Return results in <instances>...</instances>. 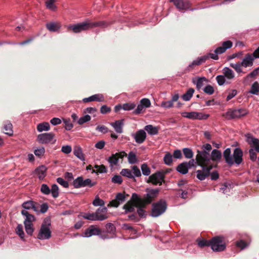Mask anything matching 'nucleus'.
Returning a JSON list of instances; mask_svg holds the SVG:
<instances>
[{
	"instance_id": "51",
	"label": "nucleus",
	"mask_w": 259,
	"mask_h": 259,
	"mask_svg": "<svg viewBox=\"0 0 259 259\" xmlns=\"http://www.w3.org/2000/svg\"><path fill=\"white\" fill-rule=\"evenodd\" d=\"M123 109L125 111H130L135 109L136 107V104L135 103H127L123 104Z\"/></svg>"
},
{
	"instance_id": "1",
	"label": "nucleus",
	"mask_w": 259,
	"mask_h": 259,
	"mask_svg": "<svg viewBox=\"0 0 259 259\" xmlns=\"http://www.w3.org/2000/svg\"><path fill=\"white\" fill-rule=\"evenodd\" d=\"M232 46V42L231 41L228 40L224 41L223 43V46L222 47H219L215 50L214 53H209L207 56L202 57L193 61L192 64L189 65V68H191L194 66L200 65L203 62H204L209 57H210L214 60H218L219 59L218 56V54H221L224 53L227 49L231 48Z\"/></svg>"
},
{
	"instance_id": "41",
	"label": "nucleus",
	"mask_w": 259,
	"mask_h": 259,
	"mask_svg": "<svg viewBox=\"0 0 259 259\" xmlns=\"http://www.w3.org/2000/svg\"><path fill=\"white\" fill-rule=\"evenodd\" d=\"M83 178L78 177L73 181V185L75 188L82 187Z\"/></svg>"
},
{
	"instance_id": "30",
	"label": "nucleus",
	"mask_w": 259,
	"mask_h": 259,
	"mask_svg": "<svg viewBox=\"0 0 259 259\" xmlns=\"http://www.w3.org/2000/svg\"><path fill=\"white\" fill-rule=\"evenodd\" d=\"M128 162L131 164H136L139 162L136 154L133 151L129 152L127 156Z\"/></svg>"
},
{
	"instance_id": "22",
	"label": "nucleus",
	"mask_w": 259,
	"mask_h": 259,
	"mask_svg": "<svg viewBox=\"0 0 259 259\" xmlns=\"http://www.w3.org/2000/svg\"><path fill=\"white\" fill-rule=\"evenodd\" d=\"M134 137L137 143L142 144L146 138V133L144 130H140L137 132Z\"/></svg>"
},
{
	"instance_id": "19",
	"label": "nucleus",
	"mask_w": 259,
	"mask_h": 259,
	"mask_svg": "<svg viewBox=\"0 0 259 259\" xmlns=\"http://www.w3.org/2000/svg\"><path fill=\"white\" fill-rule=\"evenodd\" d=\"M125 200V195L121 193H118L114 200L110 202V205L111 206L117 207L120 204L122 203Z\"/></svg>"
},
{
	"instance_id": "10",
	"label": "nucleus",
	"mask_w": 259,
	"mask_h": 259,
	"mask_svg": "<svg viewBox=\"0 0 259 259\" xmlns=\"http://www.w3.org/2000/svg\"><path fill=\"white\" fill-rule=\"evenodd\" d=\"M166 203L164 201H159V202L153 204L151 212V216L153 217H158L165 212L166 209Z\"/></svg>"
},
{
	"instance_id": "63",
	"label": "nucleus",
	"mask_w": 259,
	"mask_h": 259,
	"mask_svg": "<svg viewBox=\"0 0 259 259\" xmlns=\"http://www.w3.org/2000/svg\"><path fill=\"white\" fill-rule=\"evenodd\" d=\"M72 151V148L70 145L63 146L61 148V151L65 154H69Z\"/></svg>"
},
{
	"instance_id": "14",
	"label": "nucleus",
	"mask_w": 259,
	"mask_h": 259,
	"mask_svg": "<svg viewBox=\"0 0 259 259\" xmlns=\"http://www.w3.org/2000/svg\"><path fill=\"white\" fill-rule=\"evenodd\" d=\"M183 117L193 120H205L209 116V114L197 112H184L181 113Z\"/></svg>"
},
{
	"instance_id": "24",
	"label": "nucleus",
	"mask_w": 259,
	"mask_h": 259,
	"mask_svg": "<svg viewBox=\"0 0 259 259\" xmlns=\"http://www.w3.org/2000/svg\"><path fill=\"white\" fill-rule=\"evenodd\" d=\"M104 101V97L101 94H95L88 98H85L82 99V101L84 103L92 101L103 102Z\"/></svg>"
},
{
	"instance_id": "39",
	"label": "nucleus",
	"mask_w": 259,
	"mask_h": 259,
	"mask_svg": "<svg viewBox=\"0 0 259 259\" xmlns=\"http://www.w3.org/2000/svg\"><path fill=\"white\" fill-rule=\"evenodd\" d=\"M120 174L124 177H127L129 179H134V176L132 173V171L127 168H124L120 171Z\"/></svg>"
},
{
	"instance_id": "29",
	"label": "nucleus",
	"mask_w": 259,
	"mask_h": 259,
	"mask_svg": "<svg viewBox=\"0 0 259 259\" xmlns=\"http://www.w3.org/2000/svg\"><path fill=\"white\" fill-rule=\"evenodd\" d=\"M73 153L78 158L82 161L85 160L84 154L82 153L81 148L79 146H75L73 149Z\"/></svg>"
},
{
	"instance_id": "4",
	"label": "nucleus",
	"mask_w": 259,
	"mask_h": 259,
	"mask_svg": "<svg viewBox=\"0 0 259 259\" xmlns=\"http://www.w3.org/2000/svg\"><path fill=\"white\" fill-rule=\"evenodd\" d=\"M159 193V190L157 189H151L146 194L144 198H142L136 193H133L132 196V199H133L136 204L138 206H142L150 203L152 199L156 197Z\"/></svg>"
},
{
	"instance_id": "13",
	"label": "nucleus",
	"mask_w": 259,
	"mask_h": 259,
	"mask_svg": "<svg viewBox=\"0 0 259 259\" xmlns=\"http://www.w3.org/2000/svg\"><path fill=\"white\" fill-rule=\"evenodd\" d=\"M126 156V153L124 151L117 152L115 154H112L107 159V161L109 163L111 168H114L115 166L119 165V159H122L124 157Z\"/></svg>"
},
{
	"instance_id": "64",
	"label": "nucleus",
	"mask_w": 259,
	"mask_h": 259,
	"mask_svg": "<svg viewBox=\"0 0 259 259\" xmlns=\"http://www.w3.org/2000/svg\"><path fill=\"white\" fill-rule=\"evenodd\" d=\"M111 111V108L105 105L102 106L100 109L101 113L103 114L109 113Z\"/></svg>"
},
{
	"instance_id": "18",
	"label": "nucleus",
	"mask_w": 259,
	"mask_h": 259,
	"mask_svg": "<svg viewBox=\"0 0 259 259\" xmlns=\"http://www.w3.org/2000/svg\"><path fill=\"white\" fill-rule=\"evenodd\" d=\"M246 141L256 152L259 153V140L253 137L251 134L246 135Z\"/></svg>"
},
{
	"instance_id": "15",
	"label": "nucleus",
	"mask_w": 259,
	"mask_h": 259,
	"mask_svg": "<svg viewBox=\"0 0 259 259\" xmlns=\"http://www.w3.org/2000/svg\"><path fill=\"white\" fill-rule=\"evenodd\" d=\"M196 159L198 165L202 166L210 159V155L208 152L206 151H198Z\"/></svg>"
},
{
	"instance_id": "46",
	"label": "nucleus",
	"mask_w": 259,
	"mask_h": 259,
	"mask_svg": "<svg viewBox=\"0 0 259 259\" xmlns=\"http://www.w3.org/2000/svg\"><path fill=\"white\" fill-rule=\"evenodd\" d=\"M183 151L184 155L186 158L190 159L193 157V152L191 149L185 148L183 149Z\"/></svg>"
},
{
	"instance_id": "54",
	"label": "nucleus",
	"mask_w": 259,
	"mask_h": 259,
	"mask_svg": "<svg viewBox=\"0 0 259 259\" xmlns=\"http://www.w3.org/2000/svg\"><path fill=\"white\" fill-rule=\"evenodd\" d=\"M40 191L43 194L45 195H48L51 193V190L50 188L47 184H45L41 185Z\"/></svg>"
},
{
	"instance_id": "20",
	"label": "nucleus",
	"mask_w": 259,
	"mask_h": 259,
	"mask_svg": "<svg viewBox=\"0 0 259 259\" xmlns=\"http://www.w3.org/2000/svg\"><path fill=\"white\" fill-rule=\"evenodd\" d=\"M202 170H198L196 171L197 178L200 180H204L209 176L211 168L207 166H202Z\"/></svg>"
},
{
	"instance_id": "52",
	"label": "nucleus",
	"mask_w": 259,
	"mask_h": 259,
	"mask_svg": "<svg viewBox=\"0 0 259 259\" xmlns=\"http://www.w3.org/2000/svg\"><path fill=\"white\" fill-rule=\"evenodd\" d=\"M256 152V151L253 148H250L249 150V158L252 161H255L257 159Z\"/></svg>"
},
{
	"instance_id": "6",
	"label": "nucleus",
	"mask_w": 259,
	"mask_h": 259,
	"mask_svg": "<svg viewBox=\"0 0 259 259\" xmlns=\"http://www.w3.org/2000/svg\"><path fill=\"white\" fill-rule=\"evenodd\" d=\"M51 223L49 220H45L41 225L39 231L37 238L40 240H47L51 237L50 229Z\"/></svg>"
},
{
	"instance_id": "55",
	"label": "nucleus",
	"mask_w": 259,
	"mask_h": 259,
	"mask_svg": "<svg viewBox=\"0 0 259 259\" xmlns=\"http://www.w3.org/2000/svg\"><path fill=\"white\" fill-rule=\"evenodd\" d=\"M203 91L204 93L208 95H212L214 93V89L213 87L210 85H207L203 89Z\"/></svg>"
},
{
	"instance_id": "47",
	"label": "nucleus",
	"mask_w": 259,
	"mask_h": 259,
	"mask_svg": "<svg viewBox=\"0 0 259 259\" xmlns=\"http://www.w3.org/2000/svg\"><path fill=\"white\" fill-rule=\"evenodd\" d=\"M141 168L143 175L148 176L150 174L151 170L147 164H142Z\"/></svg>"
},
{
	"instance_id": "23",
	"label": "nucleus",
	"mask_w": 259,
	"mask_h": 259,
	"mask_svg": "<svg viewBox=\"0 0 259 259\" xmlns=\"http://www.w3.org/2000/svg\"><path fill=\"white\" fill-rule=\"evenodd\" d=\"M110 124L114 128L117 133L121 134L123 133V119L116 120L114 122L110 123Z\"/></svg>"
},
{
	"instance_id": "38",
	"label": "nucleus",
	"mask_w": 259,
	"mask_h": 259,
	"mask_svg": "<svg viewBox=\"0 0 259 259\" xmlns=\"http://www.w3.org/2000/svg\"><path fill=\"white\" fill-rule=\"evenodd\" d=\"M56 1L57 0H47L46 2L47 8L52 11H56L57 10V7L55 5V3Z\"/></svg>"
},
{
	"instance_id": "31",
	"label": "nucleus",
	"mask_w": 259,
	"mask_h": 259,
	"mask_svg": "<svg viewBox=\"0 0 259 259\" xmlns=\"http://www.w3.org/2000/svg\"><path fill=\"white\" fill-rule=\"evenodd\" d=\"M223 74L225 77L228 79H232L234 77V73L232 70L228 67H225L223 70Z\"/></svg>"
},
{
	"instance_id": "62",
	"label": "nucleus",
	"mask_w": 259,
	"mask_h": 259,
	"mask_svg": "<svg viewBox=\"0 0 259 259\" xmlns=\"http://www.w3.org/2000/svg\"><path fill=\"white\" fill-rule=\"evenodd\" d=\"M145 108H146L140 103L137 108L134 110V113L135 114H139L143 111Z\"/></svg>"
},
{
	"instance_id": "37",
	"label": "nucleus",
	"mask_w": 259,
	"mask_h": 259,
	"mask_svg": "<svg viewBox=\"0 0 259 259\" xmlns=\"http://www.w3.org/2000/svg\"><path fill=\"white\" fill-rule=\"evenodd\" d=\"M194 92V90L192 88L189 89L187 92L184 94L182 98L185 101H189L192 98Z\"/></svg>"
},
{
	"instance_id": "61",
	"label": "nucleus",
	"mask_w": 259,
	"mask_h": 259,
	"mask_svg": "<svg viewBox=\"0 0 259 259\" xmlns=\"http://www.w3.org/2000/svg\"><path fill=\"white\" fill-rule=\"evenodd\" d=\"M143 106H144L145 108L150 107L151 106V102L147 98L142 99L140 102Z\"/></svg>"
},
{
	"instance_id": "35",
	"label": "nucleus",
	"mask_w": 259,
	"mask_h": 259,
	"mask_svg": "<svg viewBox=\"0 0 259 259\" xmlns=\"http://www.w3.org/2000/svg\"><path fill=\"white\" fill-rule=\"evenodd\" d=\"M249 93L251 94L259 96V84L257 82H254L252 84Z\"/></svg>"
},
{
	"instance_id": "57",
	"label": "nucleus",
	"mask_w": 259,
	"mask_h": 259,
	"mask_svg": "<svg viewBox=\"0 0 259 259\" xmlns=\"http://www.w3.org/2000/svg\"><path fill=\"white\" fill-rule=\"evenodd\" d=\"M132 173L133 175L134 176V178L136 177H139L141 176V171L139 169V168L137 166L134 165L132 166Z\"/></svg>"
},
{
	"instance_id": "21",
	"label": "nucleus",
	"mask_w": 259,
	"mask_h": 259,
	"mask_svg": "<svg viewBox=\"0 0 259 259\" xmlns=\"http://www.w3.org/2000/svg\"><path fill=\"white\" fill-rule=\"evenodd\" d=\"M254 59L255 58L253 57V55L250 53H248L242 59L241 64L245 68L251 67L253 65Z\"/></svg>"
},
{
	"instance_id": "8",
	"label": "nucleus",
	"mask_w": 259,
	"mask_h": 259,
	"mask_svg": "<svg viewBox=\"0 0 259 259\" xmlns=\"http://www.w3.org/2000/svg\"><path fill=\"white\" fill-rule=\"evenodd\" d=\"M209 245L214 251L219 252L224 250L226 247V244L222 237H213L209 241Z\"/></svg>"
},
{
	"instance_id": "7",
	"label": "nucleus",
	"mask_w": 259,
	"mask_h": 259,
	"mask_svg": "<svg viewBox=\"0 0 259 259\" xmlns=\"http://www.w3.org/2000/svg\"><path fill=\"white\" fill-rule=\"evenodd\" d=\"M131 200V201H128L123 206V208L125 209V212H133L135 210V207H136L138 208L137 213L139 215L141 218L145 217L146 214V211L144 210V208L146 205L138 206L136 204L135 201L132 198Z\"/></svg>"
},
{
	"instance_id": "45",
	"label": "nucleus",
	"mask_w": 259,
	"mask_h": 259,
	"mask_svg": "<svg viewBox=\"0 0 259 259\" xmlns=\"http://www.w3.org/2000/svg\"><path fill=\"white\" fill-rule=\"evenodd\" d=\"M96 184V182H93L90 179H87L84 180L83 179L82 187H92Z\"/></svg>"
},
{
	"instance_id": "44",
	"label": "nucleus",
	"mask_w": 259,
	"mask_h": 259,
	"mask_svg": "<svg viewBox=\"0 0 259 259\" xmlns=\"http://www.w3.org/2000/svg\"><path fill=\"white\" fill-rule=\"evenodd\" d=\"M93 204L95 206H103L105 205V202L97 195L93 201Z\"/></svg>"
},
{
	"instance_id": "60",
	"label": "nucleus",
	"mask_w": 259,
	"mask_h": 259,
	"mask_svg": "<svg viewBox=\"0 0 259 259\" xmlns=\"http://www.w3.org/2000/svg\"><path fill=\"white\" fill-rule=\"evenodd\" d=\"M174 105L172 101H168L162 102L161 104V106L164 108H171Z\"/></svg>"
},
{
	"instance_id": "2",
	"label": "nucleus",
	"mask_w": 259,
	"mask_h": 259,
	"mask_svg": "<svg viewBox=\"0 0 259 259\" xmlns=\"http://www.w3.org/2000/svg\"><path fill=\"white\" fill-rule=\"evenodd\" d=\"M231 149L227 148L223 153L226 162L230 165L234 164L239 165L242 162L243 152L239 148H236L233 151V155H231Z\"/></svg>"
},
{
	"instance_id": "59",
	"label": "nucleus",
	"mask_w": 259,
	"mask_h": 259,
	"mask_svg": "<svg viewBox=\"0 0 259 259\" xmlns=\"http://www.w3.org/2000/svg\"><path fill=\"white\" fill-rule=\"evenodd\" d=\"M57 182L61 185H62L64 188H68L69 183L67 181H65L62 178H58L57 179Z\"/></svg>"
},
{
	"instance_id": "26",
	"label": "nucleus",
	"mask_w": 259,
	"mask_h": 259,
	"mask_svg": "<svg viewBox=\"0 0 259 259\" xmlns=\"http://www.w3.org/2000/svg\"><path fill=\"white\" fill-rule=\"evenodd\" d=\"M21 214L25 217L24 221V224H33V223L35 221V217L29 213L26 210H22L21 211Z\"/></svg>"
},
{
	"instance_id": "32",
	"label": "nucleus",
	"mask_w": 259,
	"mask_h": 259,
	"mask_svg": "<svg viewBox=\"0 0 259 259\" xmlns=\"http://www.w3.org/2000/svg\"><path fill=\"white\" fill-rule=\"evenodd\" d=\"M222 158V153L220 151L213 149L211 154L210 159L213 161H218L220 160Z\"/></svg>"
},
{
	"instance_id": "33",
	"label": "nucleus",
	"mask_w": 259,
	"mask_h": 259,
	"mask_svg": "<svg viewBox=\"0 0 259 259\" xmlns=\"http://www.w3.org/2000/svg\"><path fill=\"white\" fill-rule=\"evenodd\" d=\"M50 129V126L48 122H45L39 123L37 125V130L39 132H42L43 131H48Z\"/></svg>"
},
{
	"instance_id": "53",
	"label": "nucleus",
	"mask_w": 259,
	"mask_h": 259,
	"mask_svg": "<svg viewBox=\"0 0 259 259\" xmlns=\"http://www.w3.org/2000/svg\"><path fill=\"white\" fill-rule=\"evenodd\" d=\"M63 122L65 124V128L67 131L71 130L73 127V124L70 121V119H64Z\"/></svg>"
},
{
	"instance_id": "36",
	"label": "nucleus",
	"mask_w": 259,
	"mask_h": 259,
	"mask_svg": "<svg viewBox=\"0 0 259 259\" xmlns=\"http://www.w3.org/2000/svg\"><path fill=\"white\" fill-rule=\"evenodd\" d=\"M5 133L9 136H12L13 134V125L10 122H7L4 124Z\"/></svg>"
},
{
	"instance_id": "25",
	"label": "nucleus",
	"mask_w": 259,
	"mask_h": 259,
	"mask_svg": "<svg viewBox=\"0 0 259 259\" xmlns=\"http://www.w3.org/2000/svg\"><path fill=\"white\" fill-rule=\"evenodd\" d=\"M47 28L51 32H56L60 30L61 24L59 22H51L46 24Z\"/></svg>"
},
{
	"instance_id": "12",
	"label": "nucleus",
	"mask_w": 259,
	"mask_h": 259,
	"mask_svg": "<svg viewBox=\"0 0 259 259\" xmlns=\"http://www.w3.org/2000/svg\"><path fill=\"white\" fill-rule=\"evenodd\" d=\"M247 111L244 109L229 110L223 116L227 119L240 118L245 115Z\"/></svg>"
},
{
	"instance_id": "56",
	"label": "nucleus",
	"mask_w": 259,
	"mask_h": 259,
	"mask_svg": "<svg viewBox=\"0 0 259 259\" xmlns=\"http://www.w3.org/2000/svg\"><path fill=\"white\" fill-rule=\"evenodd\" d=\"M45 152V149L44 147H40L39 148H37L34 151V154L36 156L40 157L42 156Z\"/></svg>"
},
{
	"instance_id": "16",
	"label": "nucleus",
	"mask_w": 259,
	"mask_h": 259,
	"mask_svg": "<svg viewBox=\"0 0 259 259\" xmlns=\"http://www.w3.org/2000/svg\"><path fill=\"white\" fill-rule=\"evenodd\" d=\"M101 230L95 225H91L80 236L83 237H90L94 235H99Z\"/></svg>"
},
{
	"instance_id": "50",
	"label": "nucleus",
	"mask_w": 259,
	"mask_h": 259,
	"mask_svg": "<svg viewBox=\"0 0 259 259\" xmlns=\"http://www.w3.org/2000/svg\"><path fill=\"white\" fill-rule=\"evenodd\" d=\"M91 119V116L89 115H85L80 117L77 121V123L79 125H82L83 123L89 121Z\"/></svg>"
},
{
	"instance_id": "5",
	"label": "nucleus",
	"mask_w": 259,
	"mask_h": 259,
	"mask_svg": "<svg viewBox=\"0 0 259 259\" xmlns=\"http://www.w3.org/2000/svg\"><path fill=\"white\" fill-rule=\"evenodd\" d=\"M107 211V208L106 207L99 208L95 212L91 213H85L82 215V217L84 219L90 221H102L106 220L108 218Z\"/></svg>"
},
{
	"instance_id": "40",
	"label": "nucleus",
	"mask_w": 259,
	"mask_h": 259,
	"mask_svg": "<svg viewBox=\"0 0 259 259\" xmlns=\"http://www.w3.org/2000/svg\"><path fill=\"white\" fill-rule=\"evenodd\" d=\"M164 163L167 165H171L173 161V156L170 153H167L164 158Z\"/></svg>"
},
{
	"instance_id": "28",
	"label": "nucleus",
	"mask_w": 259,
	"mask_h": 259,
	"mask_svg": "<svg viewBox=\"0 0 259 259\" xmlns=\"http://www.w3.org/2000/svg\"><path fill=\"white\" fill-rule=\"evenodd\" d=\"M144 130L147 132L148 134L150 135H156L158 133V128L157 127L154 126L151 124L146 125Z\"/></svg>"
},
{
	"instance_id": "58",
	"label": "nucleus",
	"mask_w": 259,
	"mask_h": 259,
	"mask_svg": "<svg viewBox=\"0 0 259 259\" xmlns=\"http://www.w3.org/2000/svg\"><path fill=\"white\" fill-rule=\"evenodd\" d=\"M33 202L32 201H25L23 203L22 206L25 209H30L33 206Z\"/></svg>"
},
{
	"instance_id": "42",
	"label": "nucleus",
	"mask_w": 259,
	"mask_h": 259,
	"mask_svg": "<svg viewBox=\"0 0 259 259\" xmlns=\"http://www.w3.org/2000/svg\"><path fill=\"white\" fill-rule=\"evenodd\" d=\"M230 65L231 67L234 68L237 73H240L243 72L242 67L243 66L241 64V62L236 63H230Z\"/></svg>"
},
{
	"instance_id": "48",
	"label": "nucleus",
	"mask_w": 259,
	"mask_h": 259,
	"mask_svg": "<svg viewBox=\"0 0 259 259\" xmlns=\"http://www.w3.org/2000/svg\"><path fill=\"white\" fill-rule=\"evenodd\" d=\"M50 190L52 195L54 198H57L59 196V188L56 184H53Z\"/></svg>"
},
{
	"instance_id": "43",
	"label": "nucleus",
	"mask_w": 259,
	"mask_h": 259,
	"mask_svg": "<svg viewBox=\"0 0 259 259\" xmlns=\"http://www.w3.org/2000/svg\"><path fill=\"white\" fill-rule=\"evenodd\" d=\"M26 233L29 235H32L34 232L33 224H24Z\"/></svg>"
},
{
	"instance_id": "34",
	"label": "nucleus",
	"mask_w": 259,
	"mask_h": 259,
	"mask_svg": "<svg viewBox=\"0 0 259 259\" xmlns=\"http://www.w3.org/2000/svg\"><path fill=\"white\" fill-rule=\"evenodd\" d=\"M188 168L186 165V162L180 164L177 167L178 172L183 175L186 174L188 171Z\"/></svg>"
},
{
	"instance_id": "11",
	"label": "nucleus",
	"mask_w": 259,
	"mask_h": 259,
	"mask_svg": "<svg viewBox=\"0 0 259 259\" xmlns=\"http://www.w3.org/2000/svg\"><path fill=\"white\" fill-rule=\"evenodd\" d=\"M165 172L163 171H157L151 175L147 180V183H151L154 185H161L164 182Z\"/></svg>"
},
{
	"instance_id": "27",
	"label": "nucleus",
	"mask_w": 259,
	"mask_h": 259,
	"mask_svg": "<svg viewBox=\"0 0 259 259\" xmlns=\"http://www.w3.org/2000/svg\"><path fill=\"white\" fill-rule=\"evenodd\" d=\"M47 168L44 165H41L36 168L35 170L36 175L40 180L43 179L46 176Z\"/></svg>"
},
{
	"instance_id": "17",
	"label": "nucleus",
	"mask_w": 259,
	"mask_h": 259,
	"mask_svg": "<svg viewBox=\"0 0 259 259\" xmlns=\"http://www.w3.org/2000/svg\"><path fill=\"white\" fill-rule=\"evenodd\" d=\"M180 11L187 10L190 8L191 4L187 0H170Z\"/></svg>"
},
{
	"instance_id": "3",
	"label": "nucleus",
	"mask_w": 259,
	"mask_h": 259,
	"mask_svg": "<svg viewBox=\"0 0 259 259\" xmlns=\"http://www.w3.org/2000/svg\"><path fill=\"white\" fill-rule=\"evenodd\" d=\"M105 25V22L101 21L98 22H91L89 21H84L82 23L76 24H71L67 26L68 30H72L74 33H79L83 31L87 30L97 26H104Z\"/></svg>"
},
{
	"instance_id": "9",
	"label": "nucleus",
	"mask_w": 259,
	"mask_h": 259,
	"mask_svg": "<svg viewBox=\"0 0 259 259\" xmlns=\"http://www.w3.org/2000/svg\"><path fill=\"white\" fill-rule=\"evenodd\" d=\"M37 141L41 144H53L56 142V139L55 138V134L51 132L38 135L37 137Z\"/></svg>"
},
{
	"instance_id": "49",
	"label": "nucleus",
	"mask_w": 259,
	"mask_h": 259,
	"mask_svg": "<svg viewBox=\"0 0 259 259\" xmlns=\"http://www.w3.org/2000/svg\"><path fill=\"white\" fill-rule=\"evenodd\" d=\"M16 232L22 239H24V233L23 229V226L21 224H18L16 229Z\"/></svg>"
}]
</instances>
